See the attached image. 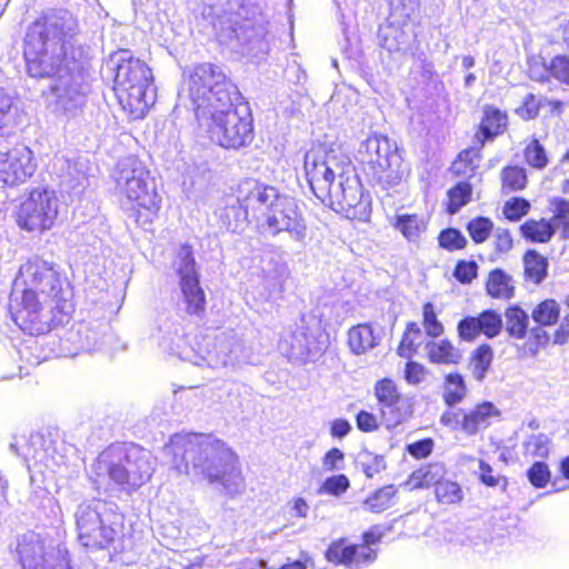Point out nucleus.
I'll return each instance as SVG.
<instances>
[{
  "instance_id": "nucleus-24",
  "label": "nucleus",
  "mask_w": 569,
  "mask_h": 569,
  "mask_svg": "<svg viewBox=\"0 0 569 569\" xmlns=\"http://www.w3.org/2000/svg\"><path fill=\"white\" fill-rule=\"evenodd\" d=\"M44 443V437L38 432L29 436L19 435L12 438L10 449L23 459L28 468L41 463L48 466L49 448H46Z\"/></svg>"
},
{
  "instance_id": "nucleus-6",
  "label": "nucleus",
  "mask_w": 569,
  "mask_h": 569,
  "mask_svg": "<svg viewBox=\"0 0 569 569\" xmlns=\"http://www.w3.org/2000/svg\"><path fill=\"white\" fill-rule=\"evenodd\" d=\"M107 64L113 72V90L123 110L136 119L144 117L156 100L151 69L129 50L112 53Z\"/></svg>"
},
{
  "instance_id": "nucleus-57",
  "label": "nucleus",
  "mask_w": 569,
  "mask_h": 569,
  "mask_svg": "<svg viewBox=\"0 0 569 569\" xmlns=\"http://www.w3.org/2000/svg\"><path fill=\"white\" fill-rule=\"evenodd\" d=\"M548 69L557 80L569 84V56L555 57L550 61Z\"/></svg>"
},
{
  "instance_id": "nucleus-41",
  "label": "nucleus",
  "mask_w": 569,
  "mask_h": 569,
  "mask_svg": "<svg viewBox=\"0 0 569 569\" xmlns=\"http://www.w3.org/2000/svg\"><path fill=\"white\" fill-rule=\"evenodd\" d=\"M559 313L558 302L553 299H547L532 310L531 317L540 326H552L559 319Z\"/></svg>"
},
{
  "instance_id": "nucleus-15",
  "label": "nucleus",
  "mask_w": 569,
  "mask_h": 569,
  "mask_svg": "<svg viewBox=\"0 0 569 569\" xmlns=\"http://www.w3.org/2000/svg\"><path fill=\"white\" fill-rule=\"evenodd\" d=\"M356 159L368 167L373 177L381 180L391 178L400 164L397 144L383 134L373 133L362 140Z\"/></svg>"
},
{
  "instance_id": "nucleus-4",
  "label": "nucleus",
  "mask_w": 569,
  "mask_h": 569,
  "mask_svg": "<svg viewBox=\"0 0 569 569\" xmlns=\"http://www.w3.org/2000/svg\"><path fill=\"white\" fill-rule=\"evenodd\" d=\"M239 208L226 209V218L234 217V223L228 222V229L236 232L242 229L247 220H254L258 229L267 234L277 236L287 232L298 242L307 237V224L297 200L281 193L276 187L246 180L238 188Z\"/></svg>"
},
{
  "instance_id": "nucleus-56",
  "label": "nucleus",
  "mask_w": 569,
  "mask_h": 569,
  "mask_svg": "<svg viewBox=\"0 0 569 569\" xmlns=\"http://www.w3.org/2000/svg\"><path fill=\"white\" fill-rule=\"evenodd\" d=\"M530 203L523 198H511L503 206V214L510 221H518L528 213Z\"/></svg>"
},
{
  "instance_id": "nucleus-46",
  "label": "nucleus",
  "mask_w": 569,
  "mask_h": 569,
  "mask_svg": "<svg viewBox=\"0 0 569 569\" xmlns=\"http://www.w3.org/2000/svg\"><path fill=\"white\" fill-rule=\"evenodd\" d=\"M389 4L390 16L396 23H402L416 13L419 0H386Z\"/></svg>"
},
{
  "instance_id": "nucleus-14",
  "label": "nucleus",
  "mask_w": 569,
  "mask_h": 569,
  "mask_svg": "<svg viewBox=\"0 0 569 569\" xmlns=\"http://www.w3.org/2000/svg\"><path fill=\"white\" fill-rule=\"evenodd\" d=\"M59 200L53 190L32 189L21 202L18 211V224L28 231L50 229L58 217Z\"/></svg>"
},
{
  "instance_id": "nucleus-5",
  "label": "nucleus",
  "mask_w": 569,
  "mask_h": 569,
  "mask_svg": "<svg viewBox=\"0 0 569 569\" xmlns=\"http://www.w3.org/2000/svg\"><path fill=\"white\" fill-rule=\"evenodd\" d=\"M305 172L315 196L335 211L356 216L363 206L361 183L348 157L315 146L305 154Z\"/></svg>"
},
{
  "instance_id": "nucleus-33",
  "label": "nucleus",
  "mask_w": 569,
  "mask_h": 569,
  "mask_svg": "<svg viewBox=\"0 0 569 569\" xmlns=\"http://www.w3.org/2000/svg\"><path fill=\"white\" fill-rule=\"evenodd\" d=\"M486 288L492 298L510 299L513 296L511 277L501 269H495L489 273Z\"/></svg>"
},
{
  "instance_id": "nucleus-22",
  "label": "nucleus",
  "mask_w": 569,
  "mask_h": 569,
  "mask_svg": "<svg viewBox=\"0 0 569 569\" xmlns=\"http://www.w3.org/2000/svg\"><path fill=\"white\" fill-rule=\"evenodd\" d=\"M279 349L290 360L300 361L321 352L318 343L303 326L286 331L280 338Z\"/></svg>"
},
{
  "instance_id": "nucleus-32",
  "label": "nucleus",
  "mask_w": 569,
  "mask_h": 569,
  "mask_svg": "<svg viewBox=\"0 0 569 569\" xmlns=\"http://www.w3.org/2000/svg\"><path fill=\"white\" fill-rule=\"evenodd\" d=\"M446 473L445 467L441 463H432L415 470L410 476V485L412 488H428L438 486L443 479Z\"/></svg>"
},
{
  "instance_id": "nucleus-43",
  "label": "nucleus",
  "mask_w": 569,
  "mask_h": 569,
  "mask_svg": "<svg viewBox=\"0 0 569 569\" xmlns=\"http://www.w3.org/2000/svg\"><path fill=\"white\" fill-rule=\"evenodd\" d=\"M502 189L506 192L519 191L527 186V173L521 167H507L502 170Z\"/></svg>"
},
{
  "instance_id": "nucleus-36",
  "label": "nucleus",
  "mask_w": 569,
  "mask_h": 569,
  "mask_svg": "<svg viewBox=\"0 0 569 569\" xmlns=\"http://www.w3.org/2000/svg\"><path fill=\"white\" fill-rule=\"evenodd\" d=\"M467 387L463 377L458 372L448 373L443 381V400L452 407L463 400Z\"/></svg>"
},
{
  "instance_id": "nucleus-40",
  "label": "nucleus",
  "mask_w": 569,
  "mask_h": 569,
  "mask_svg": "<svg viewBox=\"0 0 569 569\" xmlns=\"http://www.w3.org/2000/svg\"><path fill=\"white\" fill-rule=\"evenodd\" d=\"M396 492L397 490L393 486H386L378 489L372 496L365 500V509L376 513L387 510L392 506V499Z\"/></svg>"
},
{
  "instance_id": "nucleus-25",
  "label": "nucleus",
  "mask_w": 569,
  "mask_h": 569,
  "mask_svg": "<svg viewBox=\"0 0 569 569\" xmlns=\"http://www.w3.org/2000/svg\"><path fill=\"white\" fill-rule=\"evenodd\" d=\"M499 415L500 411L493 403L485 401L469 411L463 410L461 430L470 436L476 435L479 430L490 425L492 417H498Z\"/></svg>"
},
{
  "instance_id": "nucleus-11",
  "label": "nucleus",
  "mask_w": 569,
  "mask_h": 569,
  "mask_svg": "<svg viewBox=\"0 0 569 569\" xmlns=\"http://www.w3.org/2000/svg\"><path fill=\"white\" fill-rule=\"evenodd\" d=\"M209 139L224 149H240L253 140V126L250 113L243 108V114L233 104L211 110L198 119Z\"/></svg>"
},
{
  "instance_id": "nucleus-45",
  "label": "nucleus",
  "mask_w": 569,
  "mask_h": 569,
  "mask_svg": "<svg viewBox=\"0 0 569 569\" xmlns=\"http://www.w3.org/2000/svg\"><path fill=\"white\" fill-rule=\"evenodd\" d=\"M472 187L468 182H459L448 191L450 213L458 212L463 206L470 201Z\"/></svg>"
},
{
  "instance_id": "nucleus-12",
  "label": "nucleus",
  "mask_w": 569,
  "mask_h": 569,
  "mask_svg": "<svg viewBox=\"0 0 569 569\" xmlns=\"http://www.w3.org/2000/svg\"><path fill=\"white\" fill-rule=\"evenodd\" d=\"M192 352L190 362L212 369L236 368L250 360V349L233 329L206 335Z\"/></svg>"
},
{
  "instance_id": "nucleus-18",
  "label": "nucleus",
  "mask_w": 569,
  "mask_h": 569,
  "mask_svg": "<svg viewBox=\"0 0 569 569\" xmlns=\"http://www.w3.org/2000/svg\"><path fill=\"white\" fill-rule=\"evenodd\" d=\"M375 395L379 411L387 428H392L405 421L410 415V405L401 396L393 380L383 378L376 382Z\"/></svg>"
},
{
  "instance_id": "nucleus-55",
  "label": "nucleus",
  "mask_w": 569,
  "mask_h": 569,
  "mask_svg": "<svg viewBox=\"0 0 569 569\" xmlns=\"http://www.w3.org/2000/svg\"><path fill=\"white\" fill-rule=\"evenodd\" d=\"M495 252L491 253L490 260H496L498 256L505 254L512 249L513 240L511 233L506 228H497L493 231Z\"/></svg>"
},
{
  "instance_id": "nucleus-7",
  "label": "nucleus",
  "mask_w": 569,
  "mask_h": 569,
  "mask_svg": "<svg viewBox=\"0 0 569 569\" xmlns=\"http://www.w3.org/2000/svg\"><path fill=\"white\" fill-rule=\"evenodd\" d=\"M154 459L149 450L138 446H111L103 450L91 467L92 481L100 487L111 482L124 489H137L150 480Z\"/></svg>"
},
{
  "instance_id": "nucleus-23",
  "label": "nucleus",
  "mask_w": 569,
  "mask_h": 569,
  "mask_svg": "<svg viewBox=\"0 0 569 569\" xmlns=\"http://www.w3.org/2000/svg\"><path fill=\"white\" fill-rule=\"evenodd\" d=\"M503 327L501 316L493 310H485L477 317H465L458 323V333L462 340H475L479 335L491 339L497 337Z\"/></svg>"
},
{
  "instance_id": "nucleus-64",
  "label": "nucleus",
  "mask_w": 569,
  "mask_h": 569,
  "mask_svg": "<svg viewBox=\"0 0 569 569\" xmlns=\"http://www.w3.org/2000/svg\"><path fill=\"white\" fill-rule=\"evenodd\" d=\"M356 423L358 429L363 432L376 431L379 427L376 416L366 410L358 412L356 417Z\"/></svg>"
},
{
  "instance_id": "nucleus-16",
  "label": "nucleus",
  "mask_w": 569,
  "mask_h": 569,
  "mask_svg": "<svg viewBox=\"0 0 569 569\" xmlns=\"http://www.w3.org/2000/svg\"><path fill=\"white\" fill-rule=\"evenodd\" d=\"M179 276V286L184 309L190 315H200L204 311L206 296L199 283L196 261L189 246H182L173 262Z\"/></svg>"
},
{
  "instance_id": "nucleus-28",
  "label": "nucleus",
  "mask_w": 569,
  "mask_h": 569,
  "mask_svg": "<svg viewBox=\"0 0 569 569\" xmlns=\"http://www.w3.org/2000/svg\"><path fill=\"white\" fill-rule=\"evenodd\" d=\"M232 32L239 41L248 47L247 52L249 54H256V49L258 52H264L267 50L268 44L262 28L256 29L251 23L244 22L239 27L232 28Z\"/></svg>"
},
{
  "instance_id": "nucleus-21",
  "label": "nucleus",
  "mask_w": 569,
  "mask_h": 569,
  "mask_svg": "<svg viewBox=\"0 0 569 569\" xmlns=\"http://www.w3.org/2000/svg\"><path fill=\"white\" fill-rule=\"evenodd\" d=\"M151 339L161 348L163 351L178 355L182 358L190 357L182 346L184 343V332L181 323L173 318L167 316H160L156 326L151 332Z\"/></svg>"
},
{
  "instance_id": "nucleus-10",
  "label": "nucleus",
  "mask_w": 569,
  "mask_h": 569,
  "mask_svg": "<svg viewBox=\"0 0 569 569\" xmlns=\"http://www.w3.org/2000/svg\"><path fill=\"white\" fill-rule=\"evenodd\" d=\"M74 517L81 545L98 549L108 547L116 539L123 520L113 502L101 499L80 503Z\"/></svg>"
},
{
  "instance_id": "nucleus-44",
  "label": "nucleus",
  "mask_w": 569,
  "mask_h": 569,
  "mask_svg": "<svg viewBox=\"0 0 569 569\" xmlns=\"http://www.w3.org/2000/svg\"><path fill=\"white\" fill-rule=\"evenodd\" d=\"M435 493L438 502L451 505L460 502L463 498L460 486L450 480L442 479L435 488Z\"/></svg>"
},
{
  "instance_id": "nucleus-2",
  "label": "nucleus",
  "mask_w": 569,
  "mask_h": 569,
  "mask_svg": "<svg viewBox=\"0 0 569 569\" xmlns=\"http://www.w3.org/2000/svg\"><path fill=\"white\" fill-rule=\"evenodd\" d=\"M70 298V283L59 266L36 256L20 267L9 311L21 330L31 336L43 335L69 319Z\"/></svg>"
},
{
  "instance_id": "nucleus-50",
  "label": "nucleus",
  "mask_w": 569,
  "mask_h": 569,
  "mask_svg": "<svg viewBox=\"0 0 569 569\" xmlns=\"http://www.w3.org/2000/svg\"><path fill=\"white\" fill-rule=\"evenodd\" d=\"M439 246L448 251L463 249L467 246V238L458 229L449 228L442 230L438 237Z\"/></svg>"
},
{
  "instance_id": "nucleus-37",
  "label": "nucleus",
  "mask_w": 569,
  "mask_h": 569,
  "mask_svg": "<svg viewBox=\"0 0 569 569\" xmlns=\"http://www.w3.org/2000/svg\"><path fill=\"white\" fill-rule=\"evenodd\" d=\"M493 359V352L489 345L483 343L479 346L470 357L469 368L473 378L482 381L489 370Z\"/></svg>"
},
{
  "instance_id": "nucleus-27",
  "label": "nucleus",
  "mask_w": 569,
  "mask_h": 569,
  "mask_svg": "<svg viewBox=\"0 0 569 569\" xmlns=\"http://www.w3.org/2000/svg\"><path fill=\"white\" fill-rule=\"evenodd\" d=\"M392 226L410 242L419 241L427 230V221L418 214H398Z\"/></svg>"
},
{
  "instance_id": "nucleus-29",
  "label": "nucleus",
  "mask_w": 569,
  "mask_h": 569,
  "mask_svg": "<svg viewBox=\"0 0 569 569\" xmlns=\"http://www.w3.org/2000/svg\"><path fill=\"white\" fill-rule=\"evenodd\" d=\"M507 128V114L492 106L483 108L480 132L485 139H492L501 134Z\"/></svg>"
},
{
  "instance_id": "nucleus-13",
  "label": "nucleus",
  "mask_w": 569,
  "mask_h": 569,
  "mask_svg": "<svg viewBox=\"0 0 569 569\" xmlns=\"http://www.w3.org/2000/svg\"><path fill=\"white\" fill-rule=\"evenodd\" d=\"M16 551L22 569H71L67 548L49 535L29 531L18 538Z\"/></svg>"
},
{
  "instance_id": "nucleus-35",
  "label": "nucleus",
  "mask_w": 569,
  "mask_h": 569,
  "mask_svg": "<svg viewBox=\"0 0 569 569\" xmlns=\"http://www.w3.org/2000/svg\"><path fill=\"white\" fill-rule=\"evenodd\" d=\"M521 233L525 238L533 242H548L557 229L547 219L529 220L520 227Z\"/></svg>"
},
{
  "instance_id": "nucleus-31",
  "label": "nucleus",
  "mask_w": 569,
  "mask_h": 569,
  "mask_svg": "<svg viewBox=\"0 0 569 569\" xmlns=\"http://www.w3.org/2000/svg\"><path fill=\"white\" fill-rule=\"evenodd\" d=\"M549 211L552 217L548 219L557 230H560L562 239L569 238V200L560 197L549 199Z\"/></svg>"
},
{
  "instance_id": "nucleus-38",
  "label": "nucleus",
  "mask_w": 569,
  "mask_h": 569,
  "mask_svg": "<svg viewBox=\"0 0 569 569\" xmlns=\"http://www.w3.org/2000/svg\"><path fill=\"white\" fill-rule=\"evenodd\" d=\"M379 38L380 46L390 52L402 50L409 40L405 31L395 23L381 27Z\"/></svg>"
},
{
  "instance_id": "nucleus-26",
  "label": "nucleus",
  "mask_w": 569,
  "mask_h": 569,
  "mask_svg": "<svg viewBox=\"0 0 569 569\" xmlns=\"http://www.w3.org/2000/svg\"><path fill=\"white\" fill-rule=\"evenodd\" d=\"M348 343L355 355H363L378 343L373 329L363 323L352 327L348 332Z\"/></svg>"
},
{
  "instance_id": "nucleus-47",
  "label": "nucleus",
  "mask_w": 569,
  "mask_h": 569,
  "mask_svg": "<svg viewBox=\"0 0 569 569\" xmlns=\"http://www.w3.org/2000/svg\"><path fill=\"white\" fill-rule=\"evenodd\" d=\"M54 169L59 170V174L66 182H73L80 184L81 180L84 179L82 170L78 169L77 162H71L63 156H57L53 162Z\"/></svg>"
},
{
  "instance_id": "nucleus-54",
  "label": "nucleus",
  "mask_w": 569,
  "mask_h": 569,
  "mask_svg": "<svg viewBox=\"0 0 569 569\" xmlns=\"http://www.w3.org/2000/svg\"><path fill=\"white\" fill-rule=\"evenodd\" d=\"M527 477L535 488H545L550 482L551 472L545 462L537 461L528 469Z\"/></svg>"
},
{
  "instance_id": "nucleus-39",
  "label": "nucleus",
  "mask_w": 569,
  "mask_h": 569,
  "mask_svg": "<svg viewBox=\"0 0 569 569\" xmlns=\"http://www.w3.org/2000/svg\"><path fill=\"white\" fill-rule=\"evenodd\" d=\"M525 272L528 278L533 280L536 283L541 282L548 268V261L545 257L539 254L535 250H529L523 257Z\"/></svg>"
},
{
  "instance_id": "nucleus-60",
  "label": "nucleus",
  "mask_w": 569,
  "mask_h": 569,
  "mask_svg": "<svg viewBox=\"0 0 569 569\" xmlns=\"http://www.w3.org/2000/svg\"><path fill=\"white\" fill-rule=\"evenodd\" d=\"M478 266L475 261H459L455 268V277L461 283H469L477 276Z\"/></svg>"
},
{
  "instance_id": "nucleus-49",
  "label": "nucleus",
  "mask_w": 569,
  "mask_h": 569,
  "mask_svg": "<svg viewBox=\"0 0 569 569\" xmlns=\"http://www.w3.org/2000/svg\"><path fill=\"white\" fill-rule=\"evenodd\" d=\"M467 230L476 243H482L492 232L493 223L489 218L477 217L468 222Z\"/></svg>"
},
{
  "instance_id": "nucleus-3",
  "label": "nucleus",
  "mask_w": 569,
  "mask_h": 569,
  "mask_svg": "<svg viewBox=\"0 0 569 569\" xmlns=\"http://www.w3.org/2000/svg\"><path fill=\"white\" fill-rule=\"evenodd\" d=\"M163 455L179 473L193 482L208 481L233 497L243 489L236 453L220 439L202 433H176L163 447Z\"/></svg>"
},
{
  "instance_id": "nucleus-1",
  "label": "nucleus",
  "mask_w": 569,
  "mask_h": 569,
  "mask_svg": "<svg viewBox=\"0 0 569 569\" xmlns=\"http://www.w3.org/2000/svg\"><path fill=\"white\" fill-rule=\"evenodd\" d=\"M78 22L67 10L42 12L29 27L23 40L27 73L32 78L57 77L50 87L49 106L59 116L73 118L87 102L89 91L77 62L67 57V46Z\"/></svg>"
},
{
  "instance_id": "nucleus-59",
  "label": "nucleus",
  "mask_w": 569,
  "mask_h": 569,
  "mask_svg": "<svg viewBox=\"0 0 569 569\" xmlns=\"http://www.w3.org/2000/svg\"><path fill=\"white\" fill-rule=\"evenodd\" d=\"M479 478L482 483L488 487H497L502 486L503 489L507 487V479L501 477L500 475H495L490 465L485 461H480L479 463Z\"/></svg>"
},
{
  "instance_id": "nucleus-30",
  "label": "nucleus",
  "mask_w": 569,
  "mask_h": 569,
  "mask_svg": "<svg viewBox=\"0 0 569 569\" xmlns=\"http://www.w3.org/2000/svg\"><path fill=\"white\" fill-rule=\"evenodd\" d=\"M428 358L433 363L455 365L461 359V353L449 340L430 341L426 345Z\"/></svg>"
},
{
  "instance_id": "nucleus-8",
  "label": "nucleus",
  "mask_w": 569,
  "mask_h": 569,
  "mask_svg": "<svg viewBox=\"0 0 569 569\" xmlns=\"http://www.w3.org/2000/svg\"><path fill=\"white\" fill-rule=\"evenodd\" d=\"M112 179L119 196L126 199L123 204L137 210V222H152L161 208L162 198L143 161L136 156L120 159L113 169Z\"/></svg>"
},
{
  "instance_id": "nucleus-17",
  "label": "nucleus",
  "mask_w": 569,
  "mask_h": 569,
  "mask_svg": "<svg viewBox=\"0 0 569 569\" xmlns=\"http://www.w3.org/2000/svg\"><path fill=\"white\" fill-rule=\"evenodd\" d=\"M380 539L381 533L377 529H371L363 533V543L360 545H347L343 539L333 541L327 549L326 558L336 565L360 569L376 560L377 552L371 546L378 543Z\"/></svg>"
},
{
  "instance_id": "nucleus-63",
  "label": "nucleus",
  "mask_w": 569,
  "mask_h": 569,
  "mask_svg": "<svg viewBox=\"0 0 569 569\" xmlns=\"http://www.w3.org/2000/svg\"><path fill=\"white\" fill-rule=\"evenodd\" d=\"M426 377V369L422 365L409 361L405 370V379L410 385H419Z\"/></svg>"
},
{
  "instance_id": "nucleus-42",
  "label": "nucleus",
  "mask_w": 569,
  "mask_h": 569,
  "mask_svg": "<svg viewBox=\"0 0 569 569\" xmlns=\"http://www.w3.org/2000/svg\"><path fill=\"white\" fill-rule=\"evenodd\" d=\"M550 440L543 433L531 435L522 443L523 455L530 458H547Z\"/></svg>"
},
{
  "instance_id": "nucleus-58",
  "label": "nucleus",
  "mask_w": 569,
  "mask_h": 569,
  "mask_svg": "<svg viewBox=\"0 0 569 569\" xmlns=\"http://www.w3.org/2000/svg\"><path fill=\"white\" fill-rule=\"evenodd\" d=\"M480 160L479 151L477 149L470 148L461 151L458 156L457 161L455 162V167L458 171H472L478 167Z\"/></svg>"
},
{
  "instance_id": "nucleus-34",
  "label": "nucleus",
  "mask_w": 569,
  "mask_h": 569,
  "mask_svg": "<svg viewBox=\"0 0 569 569\" xmlns=\"http://www.w3.org/2000/svg\"><path fill=\"white\" fill-rule=\"evenodd\" d=\"M506 331L509 336L523 339L528 331V313L518 306H511L505 311Z\"/></svg>"
},
{
  "instance_id": "nucleus-19",
  "label": "nucleus",
  "mask_w": 569,
  "mask_h": 569,
  "mask_svg": "<svg viewBox=\"0 0 569 569\" xmlns=\"http://www.w3.org/2000/svg\"><path fill=\"white\" fill-rule=\"evenodd\" d=\"M32 151L24 146L8 152L0 151V184L16 186L23 183L36 171Z\"/></svg>"
},
{
  "instance_id": "nucleus-51",
  "label": "nucleus",
  "mask_w": 569,
  "mask_h": 569,
  "mask_svg": "<svg viewBox=\"0 0 569 569\" xmlns=\"http://www.w3.org/2000/svg\"><path fill=\"white\" fill-rule=\"evenodd\" d=\"M525 159L529 166L536 169H543L548 164L546 150L537 139H533L526 147Z\"/></svg>"
},
{
  "instance_id": "nucleus-62",
  "label": "nucleus",
  "mask_w": 569,
  "mask_h": 569,
  "mask_svg": "<svg viewBox=\"0 0 569 569\" xmlns=\"http://www.w3.org/2000/svg\"><path fill=\"white\" fill-rule=\"evenodd\" d=\"M541 101L537 99L532 93H528L522 102V106L518 109V113L529 120L538 116Z\"/></svg>"
},
{
  "instance_id": "nucleus-9",
  "label": "nucleus",
  "mask_w": 569,
  "mask_h": 569,
  "mask_svg": "<svg viewBox=\"0 0 569 569\" xmlns=\"http://www.w3.org/2000/svg\"><path fill=\"white\" fill-rule=\"evenodd\" d=\"M189 98L197 119L219 107H228L240 99L238 88L227 79L221 68L211 63L197 64L188 79Z\"/></svg>"
},
{
  "instance_id": "nucleus-20",
  "label": "nucleus",
  "mask_w": 569,
  "mask_h": 569,
  "mask_svg": "<svg viewBox=\"0 0 569 569\" xmlns=\"http://www.w3.org/2000/svg\"><path fill=\"white\" fill-rule=\"evenodd\" d=\"M60 342L56 351L58 357H73L82 351H92L102 347V337L88 323H79L70 330H63V335H56Z\"/></svg>"
},
{
  "instance_id": "nucleus-53",
  "label": "nucleus",
  "mask_w": 569,
  "mask_h": 569,
  "mask_svg": "<svg viewBox=\"0 0 569 569\" xmlns=\"http://www.w3.org/2000/svg\"><path fill=\"white\" fill-rule=\"evenodd\" d=\"M422 316V325L426 330V333L433 338L440 337L443 332V326L438 320L437 313L435 311V306L431 302H427L423 305Z\"/></svg>"
},
{
  "instance_id": "nucleus-61",
  "label": "nucleus",
  "mask_w": 569,
  "mask_h": 569,
  "mask_svg": "<svg viewBox=\"0 0 569 569\" xmlns=\"http://www.w3.org/2000/svg\"><path fill=\"white\" fill-rule=\"evenodd\" d=\"M345 455L338 448L330 449L322 458L325 471H337L343 469Z\"/></svg>"
},
{
  "instance_id": "nucleus-48",
  "label": "nucleus",
  "mask_w": 569,
  "mask_h": 569,
  "mask_svg": "<svg viewBox=\"0 0 569 569\" xmlns=\"http://www.w3.org/2000/svg\"><path fill=\"white\" fill-rule=\"evenodd\" d=\"M350 488V481L346 475H335L326 478L318 489L319 495L340 497Z\"/></svg>"
},
{
  "instance_id": "nucleus-52",
  "label": "nucleus",
  "mask_w": 569,
  "mask_h": 569,
  "mask_svg": "<svg viewBox=\"0 0 569 569\" xmlns=\"http://www.w3.org/2000/svg\"><path fill=\"white\" fill-rule=\"evenodd\" d=\"M14 103L13 97L6 89L0 88V136L4 128L13 122Z\"/></svg>"
}]
</instances>
